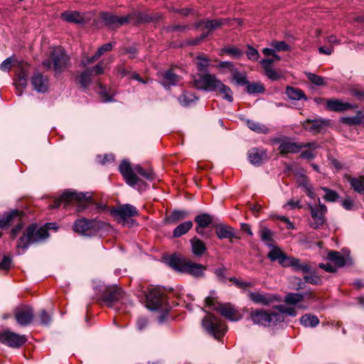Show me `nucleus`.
Wrapping results in <instances>:
<instances>
[{
	"mask_svg": "<svg viewBox=\"0 0 364 364\" xmlns=\"http://www.w3.org/2000/svg\"><path fill=\"white\" fill-rule=\"evenodd\" d=\"M119 294H120L119 290L112 292L109 294V296L107 298H106L105 301L109 306L112 301H117L120 299Z\"/></svg>",
	"mask_w": 364,
	"mask_h": 364,
	"instance_id": "nucleus-62",
	"label": "nucleus"
},
{
	"mask_svg": "<svg viewBox=\"0 0 364 364\" xmlns=\"http://www.w3.org/2000/svg\"><path fill=\"white\" fill-rule=\"evenodd\" d=\"M259 235L261 240L265 242L267 245H271L272 241V232L270 230L267 228H262L259 230Z\"/></svg>",
	"mask_w": 364,
	"mask_h": 364,
	"instance_id": "nucleus-45",
	"label": "nucleus"
},
{
	"mask_svg": "<svg viewBox=\"0 0 364 364\" xmlns=\"http://www.w3.org/2000/svg\"><path fill=\"white\" fill-rule=\"evenodd\" d=\"M271 46L274 48L275 51L279 52L290 50V46L284 41H272L271 43Z\"/></svg>",
	"mask_w": 364,
	"mask_h": 364,
	"instance_id": "nucleus-48",
	"label": "nucleus"
},
{
	"mask_svg": "<svg viewBox=\"0 0 364 364\" xmlns=\"http://www.w3.org/2000/svg\"><path fill=\"white\" fill-rule=\"evenodd\" d=\"M249 299L255 304L268 306L275 301H277V297L271 294H267L259 291H249Z\"/></svg>",
	"mask_w": 364,
	"mask_h": 364,
	"instance_id": "nucleus-16",
	"label": "nucleus"
},
{
	"mask_svg": "<svg viewBox=\"0 0 364 364\" xmlns=\"http://www.w3.org/2000/svg\"><path fill=\"white\" fill-rule=\"evenodd\" d=\"M61 17L63 20L70 23H82L84 21L83 17L77 11L63 12Z\"/></svg>",
	"mask_w": 364,
	"mask_h": 364,
	"instance_id": "nucleus-32",
	"label": "nucleus"
},
{
	"mask_svg": "<svg viewBox=\"0 0 364 364\" xmlns=\"http://www.w3.org/2000/svg\"><path fill=\"white\" fill-rule=\"evenodd\" d=\"M286 95L292 100H299L301 99L306 100L305 94L301 90L293 87H287Z\"/></svg>",
	"mask_w": 364,
	"mask_h": 364,
	"instance_id": "nucleus-33",
	"label": "nucleus"
},
{
	"mask_svg": "<svg viewBox=\"0 0 364 364\" xmlns=\"http://www.w3.org/2000/svg\"><path fill=\"white\" fill-rule=\"evenodd\" d=\"M112 215L117 223L124 226H132L134 221L131 218L138 215L136 208L130 205L124 204L111 211Z\"/></svg>",
	"mask_w": 364,
	"mask_h": 364,
	"instance_id": "nucleus-8",
	"label": "nucleus"
},
{
	"mask_svg": "<svg viewBox=\"0 0 364 364\" xmlns=\"http://www.w3.org/2000/svg\"><path fill=\"white\" fill-rule=\"evenodd\" d=\"M214 91H218L223 96V99L228 100L230 102H232L233 97L231 89L228 86L224 85L218 79L215 83Z\"/></svg>",
	"mask_w": 364,
	"mask_h": 364,
	"instance_id": "nucleus-28",
	"label": "nucleus"
},
{
	"mask_svg": "<svg viewBox=\"0 0 364 364\" xmlns=\"http://www.w3.org/2000/svg\"><path fill=\"white\" fill-rule=\"evenodd\" d=\"M208 60L206 58L198 56L196 59V63L200 70L206 68L208 65Z\"/></svg>",
	"mask_w": 364,
	"mask_h": 364,
	"instance_id": "nucleus-60",
	"label": "nucleus"
},
{
	"mask_svg": "<svg viewBox=\"0 0 364 364\" xmlns=\"http://www.w3.org/2000/svg\"><path fill=\"white\" fill-rule=\"evenodd\" d=\"M99 228L100 225L97 221L82 218L75 222L73 230L85 235H91L96 232Z\"/></svg>",
	"mask_w": 364,
	"mask_h": 364,
	"instance_id": "nucleus-11",
	"label": "nucleus"
},
{
	"mask_svg": "<svg viewBox=\"0 0 364 364\" xmlns=\"http://www.w3.org/2000/svg\"><path fill=\"white\" fill-rule=\"evenodd\" d=\"M266 75L272 80H277L282 77V75L273 68L264 69Z\"/></svg>",
	"mask_w": 364,
	"mask_h": 364,
	"instance_id": "nucleus-56",
	"label": "nucleus"
},
{
	"mask_svg": "<svg viewBox=\"0 0 364 364\" xmlns=\"http://www.w3.org/2000/svg\"><path fill=\"white\" fill-rule=\"evenodd\" d=\"M297 183L306 195L311 199H316V196L314 192V188L311 184L309 183L308 178L305 176H300L297 178Z\"/></svg>",
	"mask_w": 364,
	"mask_h": 364,
	"instance_id": "nucleus-26",
	"label": "nucleus"
},
{
	"mask_svg": "<svg viewBox=\"0 0 364 364\" xmlns=\"http://www.w3.org/2000/svg\"><path fill=\"white\" fill-rule=\"evenodd\" d=\"M193 254L196 257L202 256L206 251L205 243L197 237H193L190 241Z\"/></svg>",
	"mask_w": 364,
	"mask_h": 364,
	"instance_id": "nucleus-30",
	"label": "nucleus"
},
{
	"mask_svg": "<svg viewBox=\"0 0 364 364\" xmlns=\"http://www.w3.org/2000/svg\"><path fill=\"white\" fill-rule=\"evenodd\" d=\"M301 146L302 148H308V149L302 151L301 154V157L307 159H312L316 157L317 154L316 149L318 148V146L316 143H302Z\"/></svg>",
	"mask_w": 364,
	"mask_h": 364,
	"instance_id": "nucleus-31",
	"label": "nucleus"
},
{
	"mask_svg": "<svg viewBox=\"0 0 364 364\" xmlns=\"http://www.w3.org/2000/svg\"><path fill=\"white\" fill-rule=\"evenodd\" d=\"M267 159L266 151L263 149L253 148L248 151V159L254 165H259Z\"/></svg>",
	"mask_w": 364,
	"mask_h": 364,
	"instance_id": "nucleus-24",
	"label": "nucleus"
},
{
	"mask_svg": "<svg viewBox=\"0 0 364 364\" xmlns=\"http://www.w3.org/2000/svg\"><path fill=\"white\" fill-rule=\"evenodd\" d=\"M48 237L47 230L36 224L30 225L18 242V248L26 249L30 244L41 242Z\"/></svg>",
	"mask_w": 364,
	"mask_h": 364,
	"instance_id": "nucleus-2",
	"label": "nucleus"
},
{
	"mask_svg": "<svg viewBox=\"0 0 364 364\" xmlns=\"http://www.w3.org/2000/svg\"><path fill=\"white\" fill-rule=\"evenodd\" d=\"M207 306L218 311L222 316L232 321H236L242 318V316L230 304H218L211 297L205 299Z\"/></svg>",
	"mask_w": 364,
	"mask_h": 364,
	"instance_id": "nucleus-9",
	"label": "nucleus"
},
{
	"mask_svg": "<svg viewBox=\"0 0 364 364\" xmlns=\"http://www.w3.org/2000/svg\"><path fill=\"white\" fill-rule=\"evenodd\" d=\"M304 280L311 284H318L321 283V279L314 273L305 275L304 277Z\"/></svg>",
	"mask_w": 364,
	"mask_h": 364,
	"instance_id": "nucleus-55",
	"label": "nucleus"
},
{
	"mask_svg": "<svg viewBox=\"0 0 364 364\" xmlns=\"http://www.w3.org/2000/svg\"><path fill=\"white\" fill-rule=\"evenodd\" d=\"M318 206L316 207L311 204H308V207L311 211V215L314 220V223L311 225L313 228L317 229L322 225L324 222V215L327 211L326 207L321 203L320 198H317Z\"/></svg>",
	"mask_w": 364,
	"mask_h": 364,
	"instance_id": "nucleus-14",
	"label": "nucleus"
},
{
	"mask_svg": "<svg viewBox=\"0 0 364 364\" xmlns=\"http://www.w3.org/2000/svg\"><path fill=\"white\" fill-rule=\"evenodd\" d=\"M113 48V45L111 43L104 44L100 48H98L97 53L100 57L103 55L105 53L111 50Z\"/></svg>",
	"mask_w": 364,
	"mask_h": 364,
	"instance_id": "nucleus-61",
	"label": "nucleus"
},
{
	"mask_svg": "<svg viewBox=\"0 0 364 364\" xmlns=\"http://www.w3.org/2000/svg\"><path fill=\"white\" fill-rule=\"evenodd\" d=\"M218 78L210 74H205L199 76L198 78L194 79V86L200 90L208 91L215 90V85Z\"/></svg>",
	"mask_w": 364,
	"mask_h": 364,
	"instance_id": "nucleus-15",
	"label": "nucleus"
},
{
	"mask_svg": "<svg viewBox=\"0 0 364 364\" xmlns=\"http://www.w3.org/2000/svg\"><path fill=\"white\" fill-rule=\"evenodd\" d=\"M168 264L177 272L189 274L196 277L203 275V272L205 269V267L202 264H196L190 260L177 257H171L168 262Z\"/></svg>",
	"mask_w": 364,
	"mask_h": 364,
	"instance_id": "nucleus-3",
	"label": "nucleus"
},
{
	"mask_svg": "<svg viewBox=\"0 0 364 364\" xmlns=\"http://www.w3.org/2000/svg\"><path fill=\"white\" fill-rule=\"evenodd\" d=\"M326 107L328 110L333 112H343L357 107V106L349 102H344L336 98L327 100Z\"/></svg>",
	"mask_w": 364,
	"mask_h": 364,
	"instance_id": "nucleus-18",
	"label": "nucleus"
},
{
	"mask_svg": "<svg viewBox=\"0 0 364 364\" xmlns=\"http://www.w3.org/2000/svg\"><path fill=\"white\" fill-rule=\"evenodd\" d=\"M284 267H293L295 271L304 273L310 272V267L307 263H302L299 259L289 257Z\"/></svg>",
	"mask_w": 364,
	"mask_h": 364,
	"instance_id": "nucleus-25",
	"label": "nucleus"
},
{
	"mask_svg": "<svg viewBox=\"0 0 364 364\" xmlns=\"http://www.w3.org/2000/svg\"><path fill=\"white\" fill-rule=\"evenodd\" d=\"M92 71L93 75H101L104 73L103 63L100 62L97 65H96L93 68H90Z\"/></svg>",
	"mask_w": 364,
	"mask_h": 364,
	"instance_id": "nucleus-63",
	"label": "nucleus"
},
{
	"mask_svg": "<svg viewBox=\"0 0 364 364\" xmlns=\"http://www.w3.org/2000/svg\"><path fill=\"white\" fill-rule=\"evenodd\" d=\"M163 303V293L157 289H151L146 294V306L151 310L159 309Z\"/></svg>",
	"mask_w": 364,
	"mask_h": 364,
	"instance_id": "nucleus-17",
	"label": "nucleus"
},
{
	"mask_svg": "<svg viewBox=\"0 0 364 364\" xmlns=\"http://www.w3.org/2000/svg\"><path fill=\"white\" fill-rule=\"evenodd\" d=\"M328 125V120L323 119H308L304 123V129L314 134L321 132L323 128Z\"/></svg>",
	"mask_w": 364,
	"mask_h": 364,
	"instance_id": "nucleus-22",
	"label": "nucleus"
},
{
	"mask_svg": "<svg viewBox=\"0 0 364 364\" xmlns=\"http://www.w3.org/2000/svg\"><path fill=\"white\" fill-rule=\"evenodd\" d=\"M197 100V97L191 92H183L179 97V103L183 106H188L192 102H194Z\"/></svg>",
	"mask_w": 364,
	"mask_h": 364,
	"instance_id": "nucleus-41",
	"label": "nucleus"
},
{
	"mask_svg": "<svg viewBox=\"0 0 364 364\" xmlns=\"http://www.w3.org/2000/svg\"><path fill=\"white\" fill-rule=\"evenodd\" d=\"M99 87L100 90V93L102 98V101L105 102H111L112 100V97L107 95V93L105 91V88L103 87L101 85H99Z\"/></svg>",
	"mask_w": 364,
	"mask_h": 364,
	"instance_id": "nucleus-64",
	"label": "nucleus"
},
{
	"mask_svg": "<svg viewBox=\"0 0 364 364\" xmlns=\"http://www.w3.org/2000/svg\"><path fill=\"white\" fill-rule=\"evenodd\" d=\"M278 310L283 314H287L289 316H294L296 315V311L294 307H287L283 305L277 306Z\"/></svg>",
	"mask_w": 364,
	"mask_h": 364,
	"instance_id": "nucleus-57",
	"label": "nucleus"
},
{
	"mask_svg": "<svg viewBox=\"0 0 364 364\" xmlns=\"http://www.w3.org/2000/svg\"><path fill=\"white\" fill-rule=\"evenodd\" d=\"M26 341L24 335H19L10 331L0 333V342L11 348H20Z\"/></svg>",
	"mask_w": 364,
	"mask_h": 364,
	"instance_id": "nucleus-12",
	"label": "nucleus"
},
{
	"mask_svg": "<svg viewBox=\"0 0 364 364\" xmlns=\"http://www.w3.org/2000/svg\"><path fill=\"white\" fill-rule=\"evenodd\" d=\"M232 71L233 75V79L236 81L237 84L245 85L247 83L245 75L238 72L237 70L234 68Z\"/></svg>",
	"mask_w": 364,
	"mask_h": 364,
	"instance_id": "nucleus-49",
	"label": "nucleus"
},
{
	"mask_svg": "<svg viewBox=\"0 0 364 364\" xmlns=\"http://www.w3.org/2000/svg\"><path fill=\"white\" fill-rule=\"evenodd\" d=\"M15 85L18 92V95H21L23 92V89L27 85V76L24 72L18 75L17 79L15 82Z\"/></svg>",
	"mask_w": 364,
	"mask_h": 364,
	"instance_id": "nucleus-38",
	"label": "nucleus"
},
{
	"mask_svg": "<svg viewBox=\"0 0 364 364\" xmlns=\"http://www.w3.org/2000/svg\"><path fill=\"white\" fill-rule=\"evenodd\" d=\"M15 60L13 57H10L4 60L0 65V70L4 72L9 71L12 67V64Z\"/></svg>",
	"mask_w": 364,
	"mask_h": 364,
	"instance_id": "nucleus-50",
	"label": "nucleus"
},
{
	"mask_svg": "<svg viewBox=\"0 0 364 364\" xmlns=\"http://www.w3.org/2000/svg\"><path fill=\"white\" fill-rule=\"evenodd\" d=\"M302 148L301 144H296L292 141H284L279 146L281 154L297 153Z\"/></svg>",
	"mask_w": 364,
	"mask_h": 364,
	"instance_id": "nucleus-29",
	"label": "nucleus"
},
{
	"mask_svg": "<svg viewBox=\"0 0 364 364\" xmlns=\"http://www.w3.org/2000/svg\"><path fill=\"white\" fill-rule=\"evenodd\" d=\"M31 83L33 89L38 92H45L48 88V80L39 73L33 75Z\"/></svg>",
	"mask_w": 364,
	"mask_h": 364,
	"instance_id": "nucleus-23",
	"label": "nucleus"
},
{
	"mask_svg": "<svg viewBox=\"0 0 364 364\" xmlns=\"http://www.w3.org/2000/svg\"><path fill=\"white\" fill-rule=\"evenodd\" d=\"M193 227L191 221H186L178 225L173 230V235L175 237H178L185 235Z\"/></svg>",
	"mask_w": 364,
	"mask_h": 364,
	"instance_id": "nucleus-34",
	"label": "nucleus"
},
{
	"mask_svg": "<svg viewBox=\"0 0 364 364\" xmlns=\"http://www.w3.org/2000/svg\"><path fill=\"white\" fill-rule=\"evenodd\" d=\"M203 329L215 338L219 339L227 331V326L211 314H207L202 321Z\"/></svg>",
	"mask_w": 364,
	"mask_h": 364,
	"instance_id": "nucleus-4",
	"label": "nucleus"
},
{
	"mask_svg": "<svg viewBox=\"0 0 364 364\" xmlns=\"http://www.w3.org/2000/svg\"><path fill=\"white\" fill-rule=\"evenodd\" d=\"M322 189L326 191V195L324 196V199L327 201L333 202L336 201L338 198V196L336 192L331 191L327 188H322Z\"/></svg>",
	"mask_w": 364,
	"mask_h": 364,
	"instance_id": "nucleus-53",
	"label": "nucleus"
},
{
	"mask_svg": "<svg viewBox=\"0 0 364 364\" xmlns=\"http://www.w3.org/2000/svg\"><path fill=\"white\" fill-rule=\"evenodd\" d=\"M92 71L90 68L86 69L79 76V83L84 87L89 86L92 83Z\"/></svg>",
	"mask_w": 364,
	"mask_h": 364,
	"instance_id": "nucleus-35",
	"label": "nucleus"
},
{
	"mask_svg": "<svg viewBox=\"0 0 364 364\" xmlns=\"http://www.w3.org/2000/svg\"><path fill=\"white\" fill-rule=\"evenodd\" d=\"M215 234L218 237L220 240L223 239H232V238H237L240 237L237 236L236 231L231 226L227 225L225 224H218L215 227Z\"/></svg>",
	"mask_w": 364,
	"mask_h": 364,
	"instance_id": "nucleus-19",
	"label": "nucleus"
},
{
	"mask_svg": "<svg viewBox=\"0 0 364 364\" xmlns=\"http://www.w3.org/2000/svg\"><path fill=\"white\" fill-rule=\"evenodd\" d=\"M101 19L105 23L106 25L112 27H116L122 25L129 21L130 16L119 17L112 14L105 12L100 14Z\"/></svg>",
	"mask_w": 364,
	"mask_h": 364,
	"instance_id": "nucleus-20",
	"label": "nucleus"
},
{
	"mask_svg": "<svg viewBox=\"0 0 364 364\" xmlns=\"http://www.w3.org/2000/svg\"><path fill=\"white\" fill-rule=\"evenodd\" d=\"M230 21L228 18H224V19L220 18V19H215V20H213V21L205 20V21H201L199 23V26H203V28L205 29H206L207 31L206 32L203 31V33H202L200 37L199 38L196 39L195 41L191 42V44L198 43L200 41H201V40L204 39L205 37H207L211 31L220 27L223 25H225V24H230L231 26H233L235 24H237V26L242 25V21L238 18L234 19L232 21L233 23H230Z\"/></svg>",
	"mask_w": 364,
	"mask_h": 364,
	"instance_id": "nucleus-10",
	"label": "nucleus"
},
{
	"mask_svg": "<svg viewBox=\"0 0 364 364\" xmlns=\"http://www.w3.org/2000/svg\"><path fill=\"white\" fill-rule=\"evenodd\" d=\"M92 194L90 193H77L75 191H66L59 198L56 199L52 208H57L62 203L65 205L76 201L80 203V210H83L90 200H91Z\"/></svg>",
	"mask_w": 364,
	"mask_h": 364,
	"instance_id": "nucleus-5",
	"label": "nucleus"
},
{
	"mask_svg": "<svg viewBox=\"0 0 364 364\" xmlns=\"http://www.w3.org/2000/svg\"><path fill=\"white\" fill-rule=\"evenodd\" d=\"M247 124L250 129L257 133H267L269 131L264 125L252 120H247Z\"/></svg>",
	"mask_w": 364,
	"mask_h": 364,
	"instance_id": "nucleus-44",
	"label": "nucleus"
},
{
	"mask_svg": "<svg viewBox=\"0 0 364 364\" xmlns=\"http://www.w3.org/2000/svg\"><path fill=\"white\" fill-rule=\"evenodd\" d=\"M161 84L166 87L177 85L181 82V77L173 69L161 73Z\"/></svg>",
	"mask_w": 364,
	"mask_h": 364,
	"instance_id": "nucleus-21",
	"label": "nucleus"
},
{
	"mask_svg": "<svg viewBox=\"0 0 364 364\" xmlns=\"http://www.w3.org/2000/svg\"><path fill=\"white\" fill-rule=\"evenodd\" d=\"M247 90L249 93H262L264 91V87L263 85L260 82H254L251 84H247Z\"/></svg>",
	"mask_w": 364,
	"mask_h": 364,
	"instance_id": "nucleus-46",
	"label": "nucleus"
},
{
	"mask_svg": "<svg viewBox=\"0 0 364 364\" xmlns=\"http://www.w3.org/2000/svg\"><path fill=\"white\" fill-rule=\"evenodd\" d=\"M18 218V211H12L9 213L5 218L0 219V228H3L9 225L14 220Z\"/></svg>",
	"mask_w": 364,
	"mask_h": 364,
	"instance_id": "nucleus-43",
	"label": "nucleus"
},
{
	"mask_svg": "<svg viewBox=\"0 0 364 364\" xmlns=\"http://www.w3.org/2000/svg\"><path fill=\"white\" fill-rule=\"evenodd\" d=\"M304 298V295L296 293H289L284 297V302L287 304L296 305Z\"/></svg>",
	"mask_w": 364,
	"mask_h": 364,
	"instance_id": "nucleus-39",
	"label": "nucleus"
},
{
	"mask_svg": "<svg viewBox=\"0 0 364 364\" xmlns=\"http://www.w3.org/2000/svg\"><path fill=\"white\" fill-rule=\"evenodd\" d=\"M268 257L272 261H278L279 263L283 267L285 266V263L287 262V257L279 247H273L268 254Z\"/></svg>",
	"mask_w": 364,
	"mask_h": 364,
	"instance_id": "nucleus-27",
	"label": "nucleus"
},
{
	"mask_svg": "<svg viewBox=\"0 0 364 364\" xmlns=\"http://www.w3.org/2000/svg\"><path fill=\"white\" fill-rule=\"evenodd\" d=\"M328 258L330 261L333 262L338 267L344 266L346 263L345 258L339 252L331 251L328 255Z\"/></svg>",
	"mask_w": 364,
	"mask_h": 364,
	"instance_id": "nucleus-37",
	"label": "nucleus"
},
{
	"mask_svg": "<svg viewBox=\"0 0 364 364\" xmlns=\"http://www.w3.org/2000/svg\"><path fill=\"white\" fill-rule=\"evenodd\" d=\"M200 228L208 227L213 221L212 218L208 214H202L197 215L195 219Z\"/></svg>",
	"mask_w": 364,
	"mask_h": 364,
	"instance_id": "nucleus-42",
	"label": "nucleus"
},
{
	"mask_svg": "<svg viewBox=\"0 0 364 364\" xmlns=\"http://www.w3.org/2000/svg\"><path fill=\"white\" fill-rule=\"evenodd\" d=\"M301 323L305 327H315L318 323V318L314 315L306 314L301 317L300 318Z\"/></svg>",
	"mask_w": 364,
	"mask_h": 364,
	"instance_id": "nucleus-36",
	"label": "nucleus"
},
{
	"mask_svg": "<svg viewBox=\"0 0 364 364\" xmlns=\"http://www.w3.org/2000/svg\"><path fill=\"white\" fill-rule=\"evenodd\" d=\"M41 323L43 325H48L51 322V316L46 312V310H42L39 315Z\"/></svg>",
	"mask_w": 364,
	"mask_h": 364,
	"instance_id": "nucleus-54",
	"label": "nucleus"
},
{
	"mask_svg": "<svg viewBox=\"0 0 364 364\" xmlns=\"http://www.w3.org/2000/svg\"><path fill=\"white\" fill-rule=\"evenodd\" d=\"M50 60L43 61V65L50 69L53 67L56 72H61L68 65L69 58L61 47H55L50 53Z\"/></svg>",
	"mask_w": 364,
	"mask_h": 364,
	"instance_id": "nucleus-6",
	"label": "nucleus"
},
{
	"mask_svg": "<svg viewBox=\"0 0 364 364\" xmlns=\"http://www.w3.org/2000/svg\"><path fill=\"white\" fill-rule=\"evenodd\" d=\"M230 281L233 282L235 285H236L237 287L241 289H246L247 287H252L254 286V284L250 282L246 281H241L236 278H232L230 279Z\"/></svg>",
	"mask_w": 364,
	"mask_h": 364,
	"instance_id": "nucleus-52",
	"label": "nucleus"
},
{
	"mask_svg": "<svg viewBox=\"0 0 364 364\" xmlns=\"http://www.w3.org/2000/svg\"><path fill=\"white\" fill-rule=\"evenodd\" d=\"M246 54H247V58L250 60H254V61L257 60L259 57V54L257 50H256L255 48L250 47V46L248 47V50H247Z\"/></svg>",
	"mask_w": 364,
	"mask_h": 364,
	"instance_id": "nucleus-58",
	"label": "nucleus"
},
{
	"mask_svg": "<svg viewBox=\"0 0 364 364\" xmlns=\"http://www.w3.org/2000/svg\"><path fill=\"white\" fill-rule=\"evenodd\" d=\"M14 316L16 322L21 326L29 325L34 317L33 310L30 306H20L16 308Z\"/></svg>",
	"mask_w": 364,
	"mask_h": 364,
	"instance_id": "nucleus-13",
	"label": "nucleus"
},
{
	"mask_svg": "<svg viewBox=\"0 0 364 364\" xmlns=\"http://www.w3.org/2000/svg\"><path fill=\"white\" fill-rule=\"evenodd\" d=\"M119 170L127 183L132 187H134L141 181L136 173L146 180L154 178V173L151 168L145 169L139 164L132 166L130 162L127 160L122 161Z\"/></svg>",
	"mask_w": 364,
	"mask_h": 364,
	"instance_id": "nucleus-1",
	"label": "nucleus"
},
{
	"mask_svg": "<svg viewBox=\"0 0 364 364\" xmlns=\"http://www.w3.org/2000/svg\"><path fill=\"white\" fill-rule=\"evenodd\" d=\"M224 51L236 58H240V56L242 55V51L235 47L227 48L224 50Z\"/></svg>",
	"mask_w": 364,
	"mask_h": 364,
	"instance_id": "nucleus-59",
	"label": "nucleus"
},
{
	"mask_svg": "<svg viewBox=\"0 0 364 364\" xmlns=\"http://www.w3.org/2000/svg\"><path fill=\"white\" fill-rule=\"evenodd\" d=\"M188 213L185 210H175L172 213L171 215V219L172 221H178L184 219Z\"/></svg>",
	"mask_w": 364,
	"mask_h": 364,
	"instance_id": "nucleus-51",
	"label": "nucleus"
},
{
	"mask_svg": "<svg viewBox=\"0 0 364 364\" xmlns=\"http://www.w3.org/2000/svg\"><path fill=\"white\" fill-rule=\"evenodd\" d=\"M349 183L355 191L358 193L364 192V176L360 178H350Z\"/></svg>",
	"mask_w": 364,
	"mask_h": 364,
	"instance_id": "nucleus-40",
	"label": "nucleus"
},
{
	"mask_svg": "<svg viewBox=\"0 0 364 364\" xmlns=\"http://www.w3.org/2000/svg\"><path fill=\"white\" fill-rule=\"evenodd\" d=\"M306 77L309 81L314 83L316 85H325L324 78L321 76L317 75L316 74L308 73H306Z\"/></svg>",
	"mask_w": 364,
	"mask_h": 364,
	"instance_id": "nucleus-47",
	"label": "nucleus"
},
{
	"mask_svg": "<svg viewBox=\"0 0 364 364\" xmlns=\"http://www.w3.org/2000/svg\"><path fill=\"white\" fill-rule=\"evenodd\" d=\"M250 318L254 324L263 326H270L283 320L282 314L264 310H256L251 312Z\"/></svg>",
	"mask_w": 364,
	"mask_h": 364,
	"instance_id": "nucleus-7",
	"label": "nucleus"
}]
</instances>
